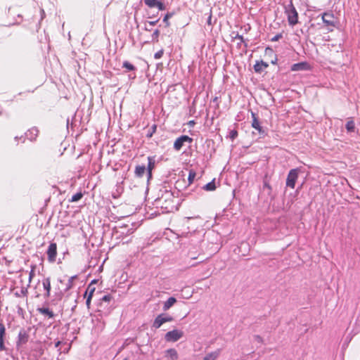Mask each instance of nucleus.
Masks as SVG:
<instances>
[{
	"label": "nucleus",
	"mask_w": 360,
	"mask_h": 360,
	"mask_svg": "<svg viewBox=\"0 0 360 360\" xmlns=\"http://www.w3.org/2000/svg\"><path fill=\"white\" fill-rule=\"evenodd\" d=\"M146 166L145 165H137L135 168V175L136 177L141 178L145 172H146Z\"/></svg>",
	"instance_id": "nucleus-22"
},
{
	"label": "nucleus",
	"mask_w": 360,
	"mask_h": 360,
	"mask_svg": "<svg viewBox=\"0 0 360 360\" xmlns=\"http://www.w3.org/2000/svg\"><path fill=\"white\" fill-rule=\"evenodd\" d=\"M309 68V65L306 62H302L295 63L292 66L291 70L292 71H298V70H308Z\"/></svg>",
	"instance_id": "nucleus-16"
},
{
	"label": "nucleus",
	"mask_w": 360,
	"mask_h": 360,
	"mask_svg": "<svg viewBox=\"0 0 360 360\" xmlns=\"http://www.w3.org/2000/svg\"><path fill=\"white\" fill-rule=\"evenodd\" d=\"M38 134H39V130L37 128L33 127V128L29 129L25 133V136L29 140L34 141L36 139L37 136H38Z\"/></svg>",
	"instance_id": "nucleus-15"
},
{
	"label": "nucleus",
	"mask_w": 360,
	"mask_h": 360,
	"mask_svg": "<svg viewBox=\"0 0 360 360\" xmlns=\"http://www.w3.org/2000/svg\"><path fill=\"white\" fill-rule=\"evenodd\" d=\"M167 356L169 357L170 360H177L179 358L178 353L175 349H169L166 351Z\"/></svg>",
	"instance_id": "nucleus-23"
},
{
	"label": "nucleus",
	"mask_w": 360,
	"mask_h": 360,
	"mask_svg": "<svg viewBox=\"0 0 360 360\" xmlns=\"http://www.w3.org/2000/svg\"><path fill=\"white\" fill-rule=\"evenodd\" d=\"M322 20L326 26L331 27V28H328V30L333 31V28L335 26L334 15L332 13H323L322 14Z\"/></svg>",
	"instance_id": "nucleus-7"
},
{
	"label": "nucleus",
	"mask_w": 360,
	"mask_h": 360,
	"mask_svg": "<svg viewBox=\"0 0 360 360\" xmlns=\"http://www.w3.org/2000/svg\"><path fill=\"white\" fill-rule=\"evenodd\" d=\"M285 13L287 15L290 25L294 26L298 22V13L292 1H290L289 4L285 6Z\"/></svg>",
	"instance_id": "nucleus-2"
},
{
	"label": "nucleus",
	"mask_w": 360,
	"mask_h": 360,
	"mask_svg": "<svg viewBox=\"0 0 360 360\" xmlns=\"http://www.w3.org/2000/svg\"><path fill=\"white\" fill-rule=\"evenodd\" d=\"M6 335V328L4 323H0V351H4L6 349L4 345V338Z\"/></svg>",
	"instance_id": "nucleus-13"
},
{
	"label": "nucleus",
	"mask_w": 360,
	"mask_h": 360,
	"mask_svg": "<svg viewBox=\"0 0 360 360\" xmlns=\"http://www.w3.org/2000/svg\"><path fill=\"white\" fill-rule=\"evenodd\" d=\"M263 189L264 190L266 189L268 191L269 194H270L271 193L272 188H271V185L269 184V183L266 180H264Z\"/></svg>",
	"instance_id": "nucleus-34"
},
{
	"label": "nucleus",
	"mask_w": 360,
	"mask_h": 360,
	"mask_svg": "<svg viewBox=\"0 0 360 360\" xmlns=\"http://www.w3.org/2000/svg\"><path fill=\"white\" fill-rule=\"evenodd\" d=\"M238 136V131L236 129L230 130L228 137L233 141Z\"/></svg>",
	"instance_id": "nucleus-31"
},
{
	"label": "nucleus",
	"mask_w": 360,
	"mask_h": 360,
	"mask_svg": "<svg viewBox=\"0 0 360 360\" xmlns=\"http://www.w3.org/2000/svg\"><path fill=\"white\" fill-rule=\"evenodd\" d=\"M47 256L48 259L50 262H53L56 261V258L57 256V245L55 243H52L49 245L47 250Z\"/></svg>",
	"instance_id": "nucleus-9"
},
{
	"label": "nucleus",
	"mask_w": 360,
	"mask_h": 360,
	"mask_svg": "<svg viewBox=\"0 0 360 360\" xmlns=\"http://www.w3.org/2000/svg\"><path fill=\"white\" fill-rule=\"evenodd\" d=\"M95 290L96 288L93 285H89L84 293V296L87 295V297H90L91 295V297H92Z\"/></svg>",
	"instance_id": "nucleus-26"
},
{
	"label": "nucleus",
	"mask_w": 360,
	"mask_h": 360,
	"mask_svg": "<svg viewBox=\"0 0 360 360\" xmlns=\"http://www.w3.org/2000/svg\"><path fill=\"white\" fill-rule=\"evenodd\" d=\"M29 334L25 329H21L18 335L17 345H24L28 342Z\"/></svg>",
	"instance_id": "nucleus-12"
},
{
	"label": "nucleus",
	"mask_w": 360,
	"mask_h": 360,
	"mask_svg": "<svg viewBox=\"0 0 360 360\" xmlns=\"http://www.w3.org/2000/svg\"><path fill=\"white\" fill-rule=\"evenodd\" d=\"M251 116H252V123H251L252 127L254 128L255 129H256L259 132V134L264 135L265 131L261 126L260 122L257 117V114L252 111Z\"/></svg>",
	"instance_id": "nucleus-8"
},
{
	"label": "nucleus",
	"mask_w": 360,
	"mask_h": 360,
	"mask_svg": "<svg viewBox=\"0 0 360 360\" xmlns=\"http://www.w3.org/2000/svg\"><path fill=\"white\" fill-rule=\"evenodd\" d=\"M300 169L298 168L292 169L290 170L287 179H286V186L291 188H295V183L298 178Z\"/></svg>",
	"instance_id": "nucleus-3"
},
{
	"label": "nucleus",
	"mask_w": 360,
	"mask_h": 360,
	"mask_svg": "<svg viewBox=\"0 0 360 360\" xmlns=\"http://www.w3.org/2000/svg\"><path fill=\"white\" fill-rule=\"evenodd\" d=\"M26 292H27V290L22 289L21 291H20V293H19L18 292H15V295L16 297H20L21 295H25Z\"/></svg>",
	"instance_id": "nucleus-41"
},
{
	"label": "nucleus",
	"mask_w": 360,
	"mask_h": 360,
	"mask_svg": "<svg viewBox=\"0 0 360 360\" xmlns=\"http://www.w3.org/2000/svg\"><path fill=\"white\" fill-rule=\"evenodd\" d=\"M173 321V317L169 315L164 314H159L154 320L153 323V328L158 329L162 324L167 322H171Z\"/></svg>",
	"instance_id": "nucleus-5"
},
{
	"label": "nucleus",
	"mask_w": 360,
	"mask_h": 360,
	"mask_svg": "<svg viewBox=\"0 0 360 360\" xmlns=\"http://www.w3.org/2000/svg\"><path fill=\"white\" fill-rule=\"evenodd\" d=\"M148 166H147V170H148V178L151 177L152 175V170L155 167V160L153 157H148Z\"/></svg>",
	"instance_id": "nucleus-21"
},
{
	"label": "nucleus",
	"mask_w": 360,
	"mask_h": 360,
	"mask_svg": "<svg viewBox=\"0 0 360 360\" xmlns=\"http://www.w3.org/2000/svg\"><path fill=\"white\" fill-rule=\"evenodd\" d=\"M144 3L150 8L157 7L160 11L165 10V4L159 0H144Z\"/></svg>",
	"instance_id": "nucleus-11"
},
{
	"label": "nucleus",
	"mask_w": 360,
	"mask_h": 360,
	"mask_svg": "<svg viewBox=\"0 0 360 360\" xmlns=\"http://www.w3.org/2000/svg\"><path fill=\"white\" fill-rule=\"evenodd\" d=\"M41 18H43L44 15H45L44 11L43 9L41 10Z\"/></svg>",
	"instance_id": "nucleus-49"
},
{
	"label": "nucleus",
	"mask_w": 360,
	"mask_h": 360,
	"mask_svg": "<svg viewBox=\"0 0 360 360\" xmlns=\"http://www.w3.org/2000/svg\"><path fill=\"white\" fill-rule=\"evenodd\" d=\"M176 302V299L174 297H170L167 301L164 302L163 310L167 311L170 309Z\"/></svg>",
	"instance_id": "nucleus-18"
},
{
	"label": "nucleus",
	"mask_w": 360,
	"mask_h": 360,
	"mask_svg": "<svg viewBox=\"0 0 360 360\" xmlns=\"http://www.w3.org/2000/svg\"><path fill=\"white\" fill-rule=\"evenodd\" d=\"M156 129H157V125L153 124L151 127V128L149 129V131H148L146 136L148 138H151L153 136V134L156 131Z\"/></svg>",
	"instance_id": "nucleus-32"
},
{
	"label": "nucleus",
	"mask_w": 360,
	"mask_h": 360,
	"mask_svg": "<svg viewBox=\"0 0 360 360\" xmlns=\"http://www.w3.org/2000/svg\"><path fill=\"white\" fill-rule=\"evenodd\" d=\"M35 269H36V265L35 264L31 265V270H30V271L29 273V282L30 283L31 282V281L32 280V278L35 276Z\"/></svg>",
	"instance_id": "nucleus-30"
},
{
	"label": "nucleus",
	"mask_w": 360,
	"mask_h": 360,
	"mask_svg": "<svg viewBox=\"0 0 360 360\" xmlns=\"http://www.w3.org/2000/svg\"><path fill=\"white\" fill-rule=\"evenodd\" d=\"M175 198L172 191L165 190L160 198V202H162L161 207L164 208L167 212H173L176 210Z\"/></svg>",
	"instance_id": "nucleus-1"
},
{
	"label": "nucleus",
	"mask_w": 360,
	"mask_h": 360,
	"mask_svg": "<svg viewBox=\"0 0 360 360\" xmlns=\"http://www.w3.org/2000/svg\"><path fill=\"white\" fill-rule=\"evenodd\" d=\"M158 22V20H156L154 21H149L148 24L153 26V25H155Z\"/></svg>",
	"instance_id": "nucleus-46"
},
{
	"label": "nucleus",
	"mask_w": 360,
	"mask_h": 360,
	"mask_svg": "<svg viewBox=\"0 0 360 360\" xmlns=\"http://www.w3.org/2000/svg\"><path fill=\"white\" fill-rule=\"evenodd\" d=\"M182 235L184 236L185 237H189L190 236H193H193H202L201 233L196 230H193L192 232L191 231L183 232Z\"/></svg>",
	"instance_id": "nucleus-27"
},
{
	"label": "nucleus",
	"mask_w": 360,
	"mask_h": 360,
	"mask_svg": "<svg viewBox=\"0 0 360 360\" xmlns=\"http://www.w3.org/2000/svg\"><path fill=\"white\" fill-rule=\"evenodd\" d=\"M91 298L92 297H91V296L86 297V307H87L88 309L90 308Z\"/></svg>",
	"instance_id": "nucleus-44"
},
{
	"label": "nucleus",
	"mask_w": 360,
	"mask_h": 360,
	"mask_svg": "<svg viewBox=\"0 0 360 360\" xmlns=\"http://www.w3.org/2000/svg\"><path fill=\"white\" fill-rule=\"evenodd\" d=\"M184 336V332L180 330L174 329L165 335V340L167 342H176Z\"/></svg>",
	"instance_id": "nucleus-4"
},
{
	"label": "nucleus",
	"mask_w": 360,
	"mask_h": 360,
	"mask_svg": "<svg viewBox=\"0 0 360 360\" xmlns=\"http://www.w3.org/2000/svg\"><path fill=\"white\" fill-rule=\"evenodd\" d=\"M61 342L60 341H57L56 343H55V347H58L60 345Z\"/></svg>",
	"instance_id": "nucleus-48"
},
{
	"label": "nucleus",
	"mask_w": 360,
	"mask_h": 360,
	"mask_svg": "<svg viewBox=\"0 0 360 360\" xmlns=\"http://www.w3.org/2000/svg\"><path fill=\"white\" fill-rule=\"evenodd\" d=\"M42 285L44 289L46 290L44 294L45 297H49L51 295V278L49 277L45 278L42 281Z\"/></svg>",
	"instance_id": "nucleus-14"
},
{
	"label": "nucleus",
	"mask_w": 360,
	"mask_h": 360,
	"mask_svg": "<svg viewBox=\"0 0 360 360\" xmlns=\"http://www.w3.org/2000/svg\"><path fill=\"white\" fill-rule=\"evenodd\" d=\"M120 193H115L113 194V197L114 198H117L118 196H120Z\"/></svg>",
	"instance_id": "nucleus-50"
},
{
	"label": "nucleus",
	"mask_w": 360,
	"mask_h": 360,
	"mask_svg": "<svg viewBox=\"0 0 360 360\" xmlns=\"http://www.w3.org/2000/svg\"><path fill=\"white\" fill-rule=\"evenodd\" d=\"M159 35H160V31L158 30H155L152 34L153 41L158 42Z\"/></svg>",
	"instance_id": "nucleus-35"
},
{
	"label": "nucleus",
	"mask_w": 360,
	"mask_h": 360,
	"mask_svg": "<svg viewBox=\"0 0 360 360\" xmlns=\"http://www.w3.org/2000/svg\"><path fill=\"white\" fill-rule=\"evenodd\" d=\"M96 283V280H93L89 285H94Z\"/></svg>",
	"instance_id": "nucleus-51"
},
{
	"label": "nucleus",
	"mask_w": 360,
	"mask_h": 360,
	"mask_svg": "<svg viewBox=\"0 0 360 360\" xmlns=\"http://www.w3.org/2000/svg\"><path fill=\"white\" fill-rule=\"evenodd\" d=\"M193 123H194V122H193V121H191V122H190V124H193Z\"/></svg>",
	"instance_id": "nucleus-52"
},
{
	"label": "nucleus",
	"mask_w": 360,
	"mask_h": 360,
	"mask_svg": "<svg viewBox=\"0 0 360 360\" xmlns=\"http://www.w3.org/2000/svg\"><path fill=\"white\" fill-rule=\"evenodd\" d=\"M172 16V13H168L165 15V17L163 18V21L166 23L167 27L169 26V18H170Z\"/></svg>",
	"instance_id": "nucleus-37"
},
{
	"label": "nucleus",
	"mask_w": 360,
	"mask_h": 360,
	"mask_svg": "<svg viewBox=\"0 0 360 360\" xmlns=\"http://www.w3.org/2000/svg\"><path fill=\"white\" fill-rule=\"evenodd\" d=\"M221 353V349H218L214 352H212L207 354L204 358L203 360H217L218 356Z\"/></svg>",
	"instance_id": "nucleus-17"
},
{
	"label": "nucleus",
	"mask_w": 360,
	"mask_h": 360,
	"mask_svg": "<svg viewBox=\"0 0 360 360\" xmlns=\"http://www.w3.org/2000/svg\"><path fill=\"white\" fill-rule=\"evenodd\" d=\"M162 55H163V50H160L155 53L154 58L155 59H160V58H162Z\"/></svg>",
	"instance_id": "nucleus-40"
},
{
	"label": "nucleus",
	"mask_w": 360,
	"mask_h": 360,
	"mask_svg": "<svg viewBox=\"0 0 360 360\" xmlns=\"http://www.w3.org/2000/svg\"><path fill=\"white\" fill-rule=\"evenodd\" d=\"M37 311L42 315H44V316H48L49 318H53L54 317V314L53 312L50 310L49 308H46V307H41V308H38L37 309Z\"/></svg>",
	"instance_id": "nucleus-20"
},
{
	"label": "nucleus",
	"mask_w": 360,
	"mask_h": 360,
	"mask_svg": "<svg viewBox=\"0 0 360 360\" xmlns=\"http://www.w3.org/2000/svg\"><path fill=\"white\" fill-rule=\"evenodd\" d=\"M77 278V276H71L68 281V283L66 284V290H69L70 289H71L73 286V281Z\"/></svg>",
	"instance_id": "nucleus-28"
},
{
	"label": "nucleus",
	"mask_w": 360,
	"mask_h": 360,
	"mask_svg": "<svg viewBox=\"0 0 360 360\" xmlns=\"http://www.w3.org/2000/svg\"><path fill=\"white\" fill-rule=\"evenodd\" d=\"M255 340L257 341L258 342L262 343L263 342V339L260 335H255Z\"/></svg>",
	"instance_id": "nucleus-45"
},
{
	"label": "nucleus",
	"mask_w": 360,
	"mask_h": 360,
	"mask_svg": "<svg viewBox=\"0 0 360 360\" xmlns=\"http://www.w3.org/2000/svg\"><path fill=\"white\" fill-rule=\"evenodd\" d=\"M265 55L269 56L274 55L273 49L270 47H266L265 49Z\"/></svg>",
	"instance_id": "nucleus-39"
},
{
	"label": "nucleus",
	"mask_w": 360,
	"mask_h": 360,
	"mask_svg": "<svg viewBox=\"0 0 360 360\" xmlns=\"http://www.w3.org/2000/svg\"><path fill=\"white\" fill-rule=\"evenodd\" d=\"M269 65L262 60L260 62L257 61L254 65V70L256 72H261L264 69L266 68Z\"/></svg>",
	"instance_id": "nucleus-19"
},
{
	"label": "nucleus",
	"mask_w": 360,
	"mask_h": 360,
	"mask_svg": "<svg viewBox=\"0 0 360 360\" xmlns=\"http://www.w3.org/2000/svg\"><path fill=\"white\" fill-rule=\"evenodd\" d=\"M276 62H277V58H276V55H274V59L271 60V63L276 64Z\"/></svg>",
	"instance_id": "nucleus-47"
},
{
	"label": "nucleus",
	"mask_w": 360,
	"mask_h": 360,
	"mask_svg": "<svg viewBox=\"0 0 360 360\" xmlns=\"http://www.w3.org/2000/svg\"><path fill=\"white\" fill-rule=\"evenodd\" d=\"M193 142V139L189 137L187 135H182L180 137L177 138L174 143V148L179 151L181 149L185 143H191Z\"/></svg>",
	"instance_id": "nucleus-6"
},
{
	"label": "nucleus",
	"mask_w": 360,
	"mask_h": 360,
	"mask_svg": "<svg viewBox=\"0 0 360 360\" xmlns=\"http://www.w3.org/2000/svg\"><path fill=\"white\" fill-rule=\"evenodd\" d=\"M212 11L210 10V13H209V16H208V18H207V23L209 25H212Z\"/></svg>",
	"instance_id": "nucleus-42"
},
{
	"label": "nucleus",
	"mask_w": 360,
	"mask_h": 360,
	"mask_svg": "<svg viewBox=\"0 0 360 360\" xmlns=\"http://www.w3.org/2000/svg\"><path fill=\"white\" fill-rule=\"evenodd\" d=\"M345 127L348 132H352L354 131L355 124L352 118L347 122Z\"/></svg>",
	"instance_id": "nucleus-24"
},
{
	"label": "nucleus",
	"mask_w": 360,
	"mask_h": 360,
	"mask_svg": "<svg viewBox=\"0 0 360 360\" xmlns=\"http://www.w3.org/2000/svg\"><path fill=\"white\" fill-rule=\"evenodd\" d=\"M112 296L111 295H105L101 300L98 304V311H102L105 309L109 308V303L112 300Z\"/></svg>",
	"instance_id": "nucleus-10"
},
{
	"label": "nucleus",
	"mask_w": 360,
	"mask_h": 360,
	"mask_svg": "<svg viewBox=\"0 0 360 360\" xmlns=\"http://www.w3.org/2000/svg\"><path fill=\"white\" fill-rule=\"evenodd\" d=\"M234 38L239 39L241 43H244L245 47L248 46V44L245 43V41L242 35L237 34Z\"/></svg>",
	"instance_id": "nucleus-38"
},
{
	"label": "nucleus",
	"mask_w": 360,
	"mask_h": 360,
	"mask_svg": "<svg viewBox=\"0 0 360 360\" xmlns=\"http://www.w3.org/2000/svg\"><path fill=\"white\" fill-rule=\"evenodd\" d=\"M282 37V34H278L276 35H275L272 39H271V41H278L279 39H281Z\"/></svg>",
	"instance_id": "nucleus-43"
},
{
	"label": "nucleus",
	"mask_w": 360,
	"mask_h": 360,
	"mask_svg": "<svg viewBox=\"0 0 360 360\" xmlns=\"http://www.w3.org/2000/svg\"><path fill=\"white\" fill-rule=\"evenodd\" d=\"M203 188L206 191H214L215 188H216V186H215V182H214V179L212 180V181L207 183V184H205L203 187Z\"/></svg>",
	"instance_id": "nucleus-25"
},
{
	"label": "nucleus",
	"mask_w": 360,
	"mask_h": 360,
	"mask_svg": "<svg viewBox=\"0 0 360 360\" xmlns=\"http://www.w3.org/2000/svg\"><path fill=\"white\" fill-rule=\"evenodd\" d=\"M195 177V172L194 171H190L188 177L189 184H191L193 181Z\"/></svg>",
	"instance_id": "nucleus-36"
},
{
	"label": "nucleus",
	"mask_w": 360,
	"mask_h": 360,
	"mask_svg": "<svg viewBox=\"0 0 360 360\" xmlns=\"http://www.w3.org/2000/svg\"><path fill=\"white\" fill-rule=\"evenodd\" d=\"M82 197H83V193L81 192H78L72 196V198L70 201V202H77V201L79 200Z\"/></svg>",
	"instance_id": "nucleus-29"
},
{
	"label": "nucleus",
	"mask_w": 360,
	"mask_h": 360,
	"mask_svg": "<svg viewBox=\"0 0 360 360\" xmlns=\"http://www.w3.org/2000/svg\"><path fill=\"white\" fill-rule=\"evenodd\" d=\"M122 66L129 71L135 70V67L128 61H124Z\"/></svg>",
	"instance_id": "nucleus-33"
}]
</instances>
